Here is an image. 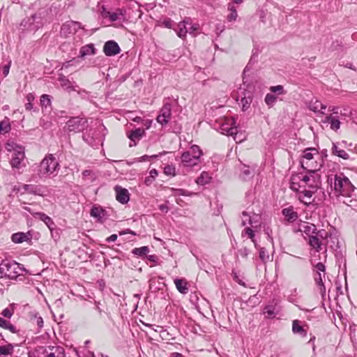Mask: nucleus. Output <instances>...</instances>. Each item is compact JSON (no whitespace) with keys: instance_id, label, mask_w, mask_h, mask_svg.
Returning a JSON list of instances; mask_svg holds the SVG:
<instances>
[{"instance_id":"f257e3e1","label":"nucleus","mask_w":357,"mask_h":357,"mask_svg":"<svg viewBox=\"0 0 357 357\" xmlns=\"http://www.w3.org/2000/svg\"><path fill=\"white\" fill-rule=\"evenodd\" d=\"M300 162L302 168L307 171H319L324 160L316 149L308 148L303 151Z\"/></svg>"},{"instance_id":"f03ea898","label":"nucleus","mask_w":357,"mask_h":357,"mask_svg":"<svg viewBox=\"0 0 357 357\" xmlns=\"http://www.w3.org/2000/svg\"><path fill=\"white\" fill-rule=\"evenodd\" d=\"M59 168V163L52 154L47 155L37 167V176L45 178L53 174Z\"/></svg>"},{"instance_id":"7ed1b4c3","label":"nucleus","mask_w":357,"mask_h":357,"mask_svg":"<svg viewBox=\"0 0 357 357\" xmlns=\"http://www.w3.org/2000/svg\"><path fill=\"white\" fill-rule=\"evenodd\" d=\"M354 186L343 174H336L334 178V190L337 196L351 197Z\"/></svg>"},{"instance_id":"20e7f679","label":"nucleus","mask_w":357,"mask_h":357,"mask_svg":"<svg viewBox=\"0 0 357 357\" xmlns=\"http://www.w3.org/2000/svg\"><path fill=\"white\" fill-rule=\"evenodd\" d=\"M202 151L197 145H192L190 149L183 152L181 156V164L183 167H192L200 162Z\"/></svg>"},{"instance_id":"39448f33","label":"nucleus","mask_w":357,"mask_h":357,"mask_svg":"<svg viewBox=\"0 0 357 357\" xmlns=\"http://www.w3.org/2000/svg\"><path fill=\"white\" fill-rule=\"evenodd\" d=\"M245 70L243 73V86L242 88L246 92L244 93V96L241 98V104L243 111L248 110L250 105L252 102V93L255 90V86L252 85V81L250 80L248 77H246Z\"/></svg>"},{"instance_id":"423d86ee","label":"nucleus","mask_w":357,"mask_h":357,"mask_svg":"<svg viewBox=\"0 0 357 357\" xmlns=\"http://www.w3.org/2000/svg\"><path fill=\"white\" fill-rule=\"evenodd\" d=\"M43 26L42 19L37 15L26 17L22 20L19 25V30L22 32L36 31Z\"/></svg>"},{"instance_id":"0eeeda50","label":"nucleus","mask_w":357,"mask_h":357,"mask_svg":"<svg viewBox=\"0 0 357 357\" xmlns=\"http://www.w3.org/2000/svg\"><path fill=\"white\" fill-rule=\"evenodd\" d=\"M319 171H307L306 174H303L302 188L317 190L321 185V175Z\"/></svg>"},{"instance_id":"6e6552de","label":"nucleus","mask_w":357,"mask_h":357,"mask_svg":"<svg viewBox=\"0 0 357 357\" xmlns=\"http://www.w3.org/2000/svg\"><path fill=\"white\" fill-rule=\"evenodd\" d=\"M38 352V357H65L64 349L59 346L40 347Z\"/></svg>"},{"instance_id":"1a4fd4ad","label":"nucleus","mask_w":357,"mask_h":357,"mask_svg":"<svg viewBox=\"0 0 357 357\" xmlns=\"http://www.w3.org/2000/svg\"><path fill=\"white\" fill-rule=\"evenodd\" d=\"M6 268V271L4 273V278L11 280L16 279L20 275V271H24V268H22L20 264L15 261L8 260Z\"/></svg>"},{"instance_id":"9d476101","label":"nucleus","mask_w":357,"mask_h":357,"mask_svg":"<svg viewBox=\"0 0 357 357\" xmlns=\"http://www.w3.org/2000/svg\"><path fill=\"white\" fill-rule=\"evenodd\" d=\"M235 120L234 118L227 119L226 122L222 123L220 126V132L228 136H233L234 140L237 141V128L234 126Z\"/></svg>"},{"instance_id":"9b49d317","label":"nucleus","mask_w":357,"mask_h":357,"mask_svg":"<svg viewBox=\"0 0 357 357\" xmlns=\"http://www.w3.org/2000/svg\"><path fill=\"white\" fill-rule=\"evenodd\" d=\"M172 117V105L169 103H165L160 109V113L156 118V121L161 126H166Z\"/></svg>"},{"instance_id":"f8f14e48","label":"nucleus","mask_w":357,"mask_h":357,"mask_svg":"<svg viewBox=\"0 0 357 357\" xmlns=\"http://www.w3.org/2000/svg\"><path fill=\"white\" fill-rule=\"evenodd\" d=\"M79 29H81L79 22L68 21L62 25L60 33L62 36L67 38L70 35L75 34Z\"/></svg>"},{"instance_id":"ddd939ff","label":"nucleus","mask_w":357,"mask_h":357,"mask_svg":"<svg viewBox=\"0 0 357 357\" xmlns=\"http://www.w3.org/2000/svg\"><path fill=\"white\" fill-rule=\"evenodd\" d=\"M86 121L79 117H73L69 119L67 123L68 130L70 132H80L86 128Z\"/></svg>"},{"instance_id":"4468645a","label":"nucleus","mask_w":357,"mask_h":357,"mask_svg":"<svg viewBox=\"0 0 357 357\" xmlns=\"http://www.w3.org/2000/svg\"><path fill=\"white\" fill-rule=\"evenodd\" d=\"M102 16L105 18H109L111 22H115L119 20L125 21L126 10L124 8H116L114 12L107 11L105 9L103 10Z\"/></svg>"},{"instance_id":"2eb2a0df","label":"nucleus","mask_w":357,"mask_h":357,"mask_svg":"<svg viewBox=\"0 0 357 357\" xmlns=\"http://www.w3.org/2000/svg\"><path fill=\"white\" fill-rule=\"evenodd\" d=\"M121 49L118 43L114 40H109L106 42L103 47V52L107 56H112L118 54Z\"/></svg>"},{"instance_id":"dca6fc26","label":"nucleus","mask_w":357,"mask_h":357,"mask_svg":"<svg viewBox=\"0 0 357 357\" xmlns=\"http://www.w3.org/2000/svg\"><path fill=\"white\" fill-rule=\"evenodd\" d=\"M114 191L116 192V199L118 202L123 204L128 202L130 200V194L127 189L119 185H116L114 187Z\"/></svg>"},{"instance_id":"f3484780","label":"nucleus","mask_w":357,"mask_h":357,"mask_svg":"<svg viewBox=\"0 0 357 357\" xmlns=\"http://www.w3.org/2000/svg\"><path fill=\"white\" fill-rule=\"evenodd\" d=\"M22 188L24 192L29 194L38 196L44 195L45 188L41 185L24 184Z\"/></svg>"},{"instance_id":"a211bd4d","label":"nucleus","mask_w":357,"mask_h":357,"mask_svg":"<svg viewBox=\"0 0 357 357\" xmlns=\"http://www.w3.org/2000/svg\"><path fill=\"white\" fill-rule=\"evenodd\" d=\"M300 230L301 231H303V233H305V234L308 235L309 236H312L311 234H317L319 236H320L321 238H326L328 235V233H325V236L323 235V232L322 231H319L318 232H317V227L314 225L313 224H309V223H306V224H304L303 225H301V229Z\"/></svg>"},{"instance_id":"6ab92c4d","label":"nucleus","mask_w":357,"mask_h":357,"mask_svg":"<svg viewBox=\"0 0 357 357\" xmlns=\"http://www.w3.org/2000/svg\"><path fill=\"white\" fill-rule=\"evenodd\" d=\"M24 159V149L18 148L17 152L14 153L12 157L10 165L13 168H20L21 163Z\"/></svg>"},{"instance_id":"aec40b11","label":"nucleus","mask_w":357,"mask_h":357,"mask_svg":"<svg viewBox=\"0 0 357 357\" xmlns=\"http://www.w3.org/2000/svg\"><path fill=\"white\" fill-rule=\"evenodd\" d=\"M317 190L303 188V190L299 192L298 198L300 201L305 205L310 204L313 202L312 199V195Z\"/></svg>"},{"instance_id":"412c9836","label":"nucleus","mask_w":357,"mask_h":357,"mask_svg":"<svg viewBox=\"0 0 357 357\" xmlns=\"http://www.w3.org/2000/svg\"><path fill=\"white\" fill-rule=\"evenodd\" d=\"M243 219L242 220V225L244 226L246 225V222L248 221V224H250L252 227L257 228V224L259 222L260 216L257 214L252 213L251 215L248 212H243Z\"/></svg>"},{"instance_id":"4be33fe9","label":"nucleus","mask_w":357,"mask_h":357,"mask_svg":"<svg viewBox=\"0 0 357 357\" xmlns=\"http://www.w3.org/2000/svg\"><path fill=\"white\" fill-rule=\"evenodd\" d=\"M307 107L309 109L314 112V113H319L321 115L325 114L324 110L326 109V105L322 104L319 100H311L308 104Z\"/></svg>"},{"instance_id":"5701e85b","label":"nucleus","mask_w":357,"mask_h":357,"mask_svg":"<svg viewBox=\"0 0 357 357\" xmlns=\"http://www.w3.org/2000/svg\"><path fill=\"white\" fill-rule=\"evenodd\" d=\"M190 22H191V20L190 17H185L183 21L180 22L178 24V29H176V31L177 36L179 38H181L182 39L185 38L187 33L188 32L186 25L190 24Z\"/></svg>"},{"instance_id":"b1692460","label":"nucleus","mask_w":357,"mask_h":357,"mask_svg":"<svg viewBox=\"0 0 357 357\" xmlns=\"http://www.w3.org/2000/svg\"><path fill=\"white\" fill-rule=\"evenodd\" d=\"M302 173L293 174L290 178V188L294 191H298L300 188H302Z\"/></svg>"},{"instance_id":"393cba45","label":"nucleus","mask_w":357,"mask_h":357,"mask_svg":"<svg viewBox=\"0 0 357 357\" xmlns=\"http://www.w3.org/2000/svg\"><path fill=\"white\" fill-rule=\"evenodd\" d=\"M324 123H328L330 125V128L331 130L334 131H337L340 128V120L335 116L330 114L326 116L325 119L322 121Z\"/></svg>"},{"instance_id":"a878e982","label":"nucleus","mask_w":357,"mask_h":357,"mask_svg":"<svg viewBox=\"0 0 357 357\" xmlns=\"http://www.w3.org/2000/svg\"><path fill=\"white\" fill-rule=\"evenodd\" d=\"M91 215L102 222L105 219L106 211L99 206H93L91 210Z\"/></svg>"},{"instance_id":"bb28decb","label":"nucleus","mask_w":357,"mask_h":357,"mask_svg":"<svg viewBox=\"0 0 357 357\" xmlns=\"http://www.w3.org/2000/svg\"><path fill=\"white\" fill-rule=\"evenodd\" d=\"M176 289L183 294L188 292V283L185 279L176 278L174 280Z\"/></svg>"},{"instance_id":"cd10ccee","label":"nucleus","mask_w":357,"mask_h":357,"mask_svg":"<svg viewBox=\"0 0 357 357\" xmlns=\"http://www.w3.org/2000/svg\"><path fill=\"white\" fill-rule=\"evenodd\" d=\"M58 81L59 82L61 86L64 90H66L68 92H70L72 91H75L72 82L68 78H66L64 75H59V77L58 78Z\"/></svg>"},{"instance_id":"c85d7f7f","label":"nucleus","mask_w":357,"mask_h":357,"mask_svg":"<svg viewBox=\"0 0 357 357\" xmlns=\"http://www.w3.org/2000/svg\"><path fill=\"white\" fill-rule=\"evenodd\" d=\"M331 151L333 155L344 160H348L349 158V154L344 149L340 148L337 144L333 143Z\"/></svg>"},{"instance_id":"c756f323","label":"nucleus","mask_w":357,"mask_h":357,"mask_svg":"<svg viewBox=\"0 0 357 357\" xmlns=\"http://www.w3.org/2000/svg\"><path fill=\"white\" fill-rule=\"evenodd\" d=\"M33 215L35 217L38 218L40 220H42L47 226L51 231H52V227L54 225V222L50 217L43 213H35Z\"/></svg>"},{"instance_id":"7c9ffc66","label":"nucleus","mask_w":357,"mask_h":357,"mask_svg":"<svg viewBox=\"0 0 357 357\" xmlns=\"http://www.w3.org/2000/svg\"><path fill=\"white\" fill-rule=\"evenodd\" d=\"M292 331L294 334H299L302 337H305L307 335V331L304 329L299 320L293 321Z\"/></svg>"},{"instance_id":"2f4dec72","label":"nucleus","mask_w":357,"mask_h":357,"mask_svg":"<svg viewBox=\"0 0 357 357\" xmlns=\"http://www.w3.org/2000/svg\"><path fill=\"white\" fill-rule=\"evenodd\" d=\"M282 214L289 222H294L297 218V213L295 212L292 207L285 208L282 210Z\"/></svg>"},{"instance_id":"473e14b6","label":"nucleus","mask_w":357,"mask_h":357,"mask_svg":"<svg viewBox=\"0 0 357 357\" xmlns=\"http://www.w3.org/2000/svg\"><path fill=\"white\" fill-rule=\"evenodd\" d=\"M96 53V49L93 44H89L83 46L79 51V57H84L86 56L93 55Z\"/></svg>"},{"instance_id":"72a5a7b5","label":"nucleus","mask_w":357,"mask_h":357,"mask_svg":"<svg viewBox=\"0 0 357 357\" xmlns=\"http://www.w3.org/2000/svg\"><path fill=\"white\" fill-rule=\"evenodd\" d=\"M30 320L33 324H36L39 329L43 327V319L36 312H31L29 313Z\"/></svg>"},{"instance_id":"f704fd0d","label":"nucleus","mask_w":357,"mask_h":357,"mask_svg":"<svg viewBox=\"0 0 357 357\" xmlns=\"http://www.w3.org/2000/svg\"><path fill=\"white\" fill-rule=\"evenodd\" d=\"M13 352L14 346L10 343L0 346V356H13Z\"/></svg>"},{"instance_id":"c9c22d12","label":"nucleus","mask_w":357,"mask_h":357,"mask_svg":"<svg viewBox=\"0 0 357 357\" xmlns=\"http://www.w3.org/2000/svg\"><path fill=\"white\" fill-rule=\"evenodd\" d=\"M279 312V310L273 305H267L264 307V314L267 319L275 317Z\"/></svg>"},{"instance_id":"e433bc0d","label":"nucleus","mask_w":357,"mask_h":357,"mask_svg":"<svg viewBox=\"0 0 357 357\" xmlns=\"http://www.w3.org/2000/svg\"><path fill=\"white\" fill-rule=\"evenodd\" d=\"M309 244L317 252H319L321 250L322 243L317 236H310Z\"/></svg>"},{"instance_id":"4c0bfd02","label":"nucleus","mask_w":357,"mask_h":357,"mask_svg":"<svg viewBox=\"0 0 357 357\" xmlns=\"http://www.w3.org/2000/svg\"><path fill=\"white\" fill-rule=\"evenodd\" d=\"M323 273H316V275L314 277V280L316 282L317 285L318 286L319 291L321 294V295L324 296L326 293V288L323 282Z\"/></svg>"},{"instance_id":"58836bf2","label":"nucleus","mask_w":357,"mask_h":357,"mask_svg":"<svg viewBox=\"0 0 357 357\" xmlns=\"http://www.w3.org/2000/svg\"><path fill=\"white\" fill-rule=\"evenodd\" d=\"M144 134L145 131L143 128H137L131 131L128 137L131 141L135 142L139 140Z\"/></svg>"},{"instance_id":"ea45409f","label":"nucleus","mask_w":357,"mask_h":357,"mask_svg":"<svg viewBox=\"0 0 357 357\" xmlns=\"http://www.w3.org/2000/svg\"><path fill=\"white\" fill-rule=\"evenodd\" d=\"M228 10L230 11V14L227 15V20L229 22L235 21L237 19L238 14L236 8L233 3H229L228 4Z\"/></svg>"},{"instance_id":"a19ab883","label":"nucleus","mask_w":357,"mask_h":357,"mask_svg":"<svg viewBox=\"0 0 357 357\" xmlns=\"http://www.w3.org/2000/svg\"><path fill=\"white\" fill-rule=\"evenodd\" d=\"M211 176L208 172H203L201 175L197 178L196 183L199 185H204L207 184L211 181Z\"/></svg>"},{"instance_id":"79ce46f5","label":"nucleus","mask_w":357,"mask_h":357,"mask_svg":"<svg viewBox=\"0 0 357 357\" xmlns=\"http://www.w3.org/2000/svg\"><path fill=\"white\" fill-rule=\"evenodd\" d=\"M11 129L9 119H6L0 121V134L8 133Z\"/></svg>"},{"instance_id":"37998d69","label":"nucleus","mask_w":357,"mask_h":357,"mask_svg":"<svg viewBox=\"0 0 357 357\" xmlns=\"http://www.w3.org/2000/svg\"><path fill=\"white\" fill-rule=\"evenodd\" d=\"M244 235H247L248 238H250L252 240L255 248L257 247V243L255 238V231L252 229L250 227H246L242 232V236Z\"/></svg>"},{"instance_id":"c03bdc74","label":"nucleus","mask_w":357,"mask_h":357,"mask_svg":"<svg viewBox=\"0 0 357 357\" xmlns=\"http://www.w3.org/2000/svg\"><path fill=\"white\" fill-rule=\"evenodd\" d=\"M52 125V123L51 117L43 115V116L40 119V126L44 129H48L51 128Z\"/></svg>"},{"instance_id":"a18cd8bd","label":"nucleus","mask_w":357,"mask_h":357,"mask_svg":"<svg viewBox=\"0 0 357 357\" xmlns=\"http://www.w3.org/2000/svg\"><path fill=\"white\" fill-rule=\"evenodd\" d=\"M149 252L148 246H142L141 248H136L132 250V253L135 255L139 257L145 256Z\"/></svg>"},{"instance_id":"49530a36","label":"nucleus","mask_w":357,"mask_h":357,"mask_svg":"<svg viewBox=\"0 0 357 357\" xmlns=\"http://www.w3.org/2000/svg\"><path fill=\"white\" fill-rule=\"evenodd\" d=\"M12 241L15 243H20L26 240V235L24 233L19 232L12 235Z\"/></svg>"},{"instance_id":"de8ad7c7","label":"nucleus","mask_w":357,"mask_h":357,"mask_svg":"<svg viewBox=\"0 0 357 357\" xmlns=\"http://www.w3.org/2000/svg\"><path fill=\"white\" fill-rule=\"evenodd\" d=\"M158 171L155 169H153L149 172V176L146 177L144 179V183L146 185H150L158 176Z\"/></svg>"},{"instance_id":"09e8293b","label":"nucleus","mask_w":357,"mask_h":357,"mask_svg":"<svg viewBox=\"0 0 357 357\" xmlns=\"http://www.w3.org/2000/svg\"><path fill=\"white\" fill-rule=\"evenodd\" d=\"M171 190L172 192V195L176 197L181 196V195L182 196H191L192 195V192L185 190L183 189L172 188Z\"/></svg>"},{"instance_id":"8fccbe9b","label":"nucleus","mask_w":357,"mask_h":357,"mask_svg":"<svg viewBox=\"0 0 357 357\" xmlns=\"http://www.w3.org/2000/svg\"><path fill=\"white\" fill-rule=\"evenodd\" d=\"M40 104L43 107H45V109H43V112L47 110V107L51 105V99L50 96L47 94H43L40 97Z\"/></svg>"},{"instance_id":"3c124183","label":"nucleus","mask_w":357,"mask_h":357,"mask_svg":"<svg viewBox=\"0 0 357 357\" xmlns=\"http://www.w3.org/2000/svg\"><path fill=\"white\" fill-rule=\"evenodd\" d=\"M277 97L274 96L272 93H267L265 97V102L266 104L269 106L272 107L274 105L275 101H276Z\"/></svg>"},{"instance_id":"603ef678","label":"nucleus","mask_w":357,"mask_h":357,"mask_svg":"<svg viewBox=\"0 0 357 357\" xmlns=\"http://www.w3.org/2000/svg\"><path fill=\"white\" fill-rule=\"evenodd\" d=\"M259 258L264 263H266L269 260V255L264 248H261L259 249Z\"/></svg>"},{"instance_id":"864d4df0","label":"nucleus","mask_w":357,"mask_h":357,"mask_svg":"<svg viewBox=\"0 0 357 357\" xmlns=\"http://www.w3.org/2000/svg\"><path fill=\"white\" fill-rule=\"evenodd\" d=\"M164 173L167 176H174L176 175V168L173 165H167L164 168Z\"/></svg>"},{"instance_id":"5fc2aeb1","label":"nucleus","mask_w":357,"mask_h":357,"mask_svg":"<svg viewBox=\"0 0 357 357\" xmlns=\"http://www.w3.org/2000/svg\"><path fill=\"white\" fill-rule=\"evenodd\" d=\"M18 148H23L22 146H18L13 142H8L6 144V149L8 151H13L14 153L17 152Z\"/></svg>"},{"instance_id":"6e6d98bb","label":"nucleus","mask_w":357,"mask_h":357,"mask_svg":"<svg viewBox=\"0 0 357 357\" xmlns=\"http://www.w3.org/2000/svg\"><path fill=\"white\" fill-rule=\"evenodd\" d=\"M82 176L84 179H89L91 181H93L96 178L95 174L92 171L88 169L84 170L82 172Z\"/></svg>"},{"instance_id":"4d7b16f0","label":"nucleus","mask_w":357,"mask_h":357,"mask_svg":"<svg viewBox=\"0 0 357 357\" xmlns=\"http://www.w3.org/2000/svg\"><path fill=\"white\" fill-rule=\"evenodd\" d=\"M270 91L272 93H278V94H284V88L282 85H277V86H271L270 88Z\"/></svg>"},{"instance_id":"13d9d810","label":"nucleus","mask_w":357,"mask_h":357,"mask_svg":"<svg viewBox=\"0 0 357 357\" xmlns=\"http://www.w3.org/2000/svg\"><path fill=\"white\" fill-rule=\"evenodd\" d=\"M315 268H316L317 273H318L319 272L321 273H323V276L325 277L326 267H325V265L323 263H321V262L317 263L315 265Z\"/></svg>"},{"instance_id":"bf43d9fd","label":"nucleus","mask_w":357,"mask_h":357,"mask_svg":"<svg viewBox=\"0 0 357 357\" xmlns=\"http://www.w3.org/2000/svg\"><path fill=\"white\" fill-rule=\"evenodd\" d=\"M251 175V171L249 167L243 166L241 171V176L244 180H245L248 176Z\"/></svg>"},{"instance_id":"052dcab7","label":"nucleus","mask_w":357,"mask_h":357,"mask_svg":"<svg viewBox=\"0 0 357 357\" xmlns=\"http://www.w3.org/2000/svg\"><path fill=\"white\" fill-rule=\"evenodd\" d=\"M8 259H3L0 263V278H4V273L6 269V266L7 265Z\"/></svg>"},{"instance_id":"680f3d73","label":"nucleus","mask_w":357,"mask_h":357,"mask_svg":"<svg viewBox=\"0 0 357 357\" xmlns=\"http://www.w3.org/2000/svg\"><path fill=\"white\" fill-rule=\"evenodd\" d=\"M250 254V250L247 248H243L238 250V255L243 258H247Z\"/></svg>"},{"instance_id":"e2e57ef3","label":"nucleus","mask_w":357,"mask_h":357,"mask_svg":"<svg viewBox=\"0 0 357 357\" xmlns=\"http://www.w3.org/2000/svg\"><path fill=\"white\" fill-rule=\"evenodd\" d=\"M199 29V24H194L191 25V26L189 28L188 32L190 35L195 36L196 31H197Z\"/></svg>"},{"instance_id":"0e129e2a","label":"nucleus","mask_w":357,"mask_h":357,"mask_svg":"<svg viewBox=\"0 0 357 357\" xmlns=\"http://www.w3.org/2000/svg\"><path fill=\"white\" fill-rule=\"evenodd\" d=\"M1 314L4 317L10 318L13 314V310L8 307H6L2 311Z\"/></svg>"},{"instance_id":"69168bd1","label":"nucleus","mask_w":357,"mask_h":357,"mask_svg":"<svg viewBox=\"0 0 357 357\" xmlns=\"http://www.w3.org/2000/svg\"><path fill=\"white\" fill-rule=\"evenodd\" d=\"M10 67V62H9L8 64H6L2 67V74H3V77H6L8 75Z\"/></svg>"},{"instance_id":"338daca9","label":"nucleus","mask_w":357,"mask_h":357,"mask_svg":"<svg viewBox=\"0 0 357 357\" xmlns=\"http://www.w3.org/2000/svg\"><path fill=\"white\" fill-rule=\"evenodd\" d=\"M264 231L265 234L267 235L269 240L273 241V238L271 237L272 229L268 226L264 227Z\"/></svg>"},{"instance_id":"774afa93","label":"nucleus","mask_w":357,"mask_h":357,"mask_svg":"<svg viewBox=\"0 0 357 357\" xmlns=\"http://www.w3.org/2000/svg\"><path fill=\"white\" fill-rule=\"evenodd\" d=\"M162 24L166 27V28H169V29H171L172 28V20L169 18H167V19H165L163 22H162Z\"/></svg>"}]
</instances>
